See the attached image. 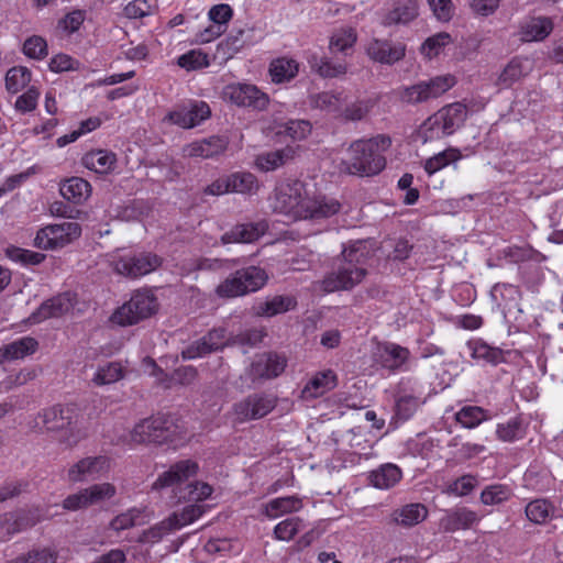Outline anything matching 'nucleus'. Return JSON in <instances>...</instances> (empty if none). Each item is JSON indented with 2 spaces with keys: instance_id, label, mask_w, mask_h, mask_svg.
Listing matches in <instances>:
<instances>
[{
  "instance_id": "nucleus-36",
  "label": "nucleus",
  "mask_w": 563,
  "mask_h": 563,
  "mask_svg": "<svg viewBox=\"0 0 563 563\" xmlns=\"http://www.w3.org/2000/svg\"><path fill=\"white\" fill-rule=\"evenodd\" d=\"M427 515L428 510L423 505L409 504L395 511V521L404 527H411L426 519Z\"/></svg>"
},
{
  "instance_id": "nucleus-57",
  "label": "nucleus",
  "mask_w": 563,
  "mask_h": 563,
  "mask_svg": "<svg viewBox=\"0 0 563 563\" xmlns=\"http://www.w3.org/2000/svg\"><path fill=\"white\" fill-rule=\"evenodd\" d=\"M371 109V101L358 100L346 106V108L340 112V115L345 121H361L369 113Z\"/></svg>"
},
{
  "instance_id": "nucleus-21",
  "label": "nucleus",
  "mask_w": 563,
  "mask_h": 563,
  "mask_svg": "<svg viewBox=\"0 0 563 563\" xmlns=\"http://www.w3.org/2000/svg\"><path fill=\"white\" fill-rule=\"evenodd\" d=\"M268 230L265 220L257 222L238 223L221 235L222 244L230 243H253L263 236Z\"/></svg>"
},
{
  "instance_id": "nucleus-30",
  "label": "nucleus",
  "mask_w": 563,
  "mask_h": 563,
  "mask_svg": "<svg viewBox=\"0 0 563 563\" xmlns=\"http://www.w3.org/2000/svg\"><path fill=\"white\" fill-rule=\"evenodd\" d=\"M59 191L66 200L78 205L88 199L91 194V186L84 178L71 177L60 185Z\"/></svg>"
},
{
  "instance_id": "nucleus-40",
  "label": "nucleus",
  "mask_w": 563,
  "mask_h": 563,
  "mask_svg": "<svg viewBox=\"0 0 563 563\" xmlns=\"http://www.w3.org/2000/svg\"><path fill=\"white\" fill-rule=\"evenodd\" d=\"M514 495L510 486L506 484H493L486 486L481 493V501L484 505H499L509 500Z\"/></svg>"
},
{
  "instance_id": "nucleus-43",
  "label": "nucleus",
  "mask_w": 563,
  "mask_h": 563,
  "mask_svg": "<svg viewBox=\"0 0 563 563\" xmlns=\"http://www.w3.org/2000/svg\"><path fill=\"white\" fill-rule=\"evenodd\" d=\"M461 157V152L457 148L451 147L427 159L424 163V169L429 175H433L450 163L459 161Z\"/></svg>"
},
{
  "instance_id": "nucleus-19",
  "label": "nucleus",
  "mask_w": 563,
  "mask_h": 563,
  "mask_svg": "<svg viewBox=\"0 0 563 563\" xmlns=\"http://www.w3.org/2000/svg\"><path fill=\"white\" fill-rule=\"evenodd\" d=\"M229 146V140L225 136L212 135L202 140H197L183 147V156L189 158H214L223 154Z\"/></svg>"
},
{
  "instance_id": "nucleus-6",
  "label": "nucleus",
  "mask_w": 563,
  "mask_h": 563,
  "mask_svg": "<svg viewBox=\"0 0 563 563\" xmlns=\"http://www.w3.org/2000/svg\"><path fill=\"white\" fill-rule=\"evenodd\" d=\"M268 282V274L260 266L250 265L236 269L223 279L216 288L220 298H236L256 292Z\"/></svg>"
},
{
  "instance_id": "nucleus-26",
  "label": "nucleus",
  "mask_w": 563,
  "mask_h": 563,
  "mask_svg": "<svg viewBox=\"0 0 563 563\" xmlns=\"http://www.w3.org/2000/svg\"><path fill=\"white\" fill-rule=\"evenodd\" d=\"M296 305L294 297L277 295L265 301H257L253 305L252 311L256 317L271 318L294 309Z\"/></svg>"
},
{
  "instance_id": "nucleus-54",
  "label": "nucleus",
  "mask_w": 563,
  "mask_h": 563,
  "mask_svg": "<svg viewBox=\"0 0 563 563\" xmlns=\"http://www.w3.org/2000/svg\"><path fill=\"white\" fill-rule=\"evenodd\" d=\"M177 64L187 70H194L209 66L208 55L200 51H190L178 57Z\"/></svg>"
},
{
  "instance_id": "nucleus-22",
  "label": "nucleus",
  "mask_w": 563,
  "mask_h": 563,
  "mask_svg": "<svg viewBox=\"0 0 563 563\" xmlns=\"http://www.w3.org/2000/svg\"><path fill=\"white\" fill-rule=\"evenodd\" d=\"M406 46L386 40H374L367 47L368 56L378 63L393 65L404 58Z\"/></svg>"
},
{
  "instance_id": "nucleus-44",
  "label": "nucleus",
  "mask_w": 563,
  "mask_h": 563,
  "mask_svg": "<svg viewBox=\"0 0 563 563\" xmlns=\"http://www.w3.org/2000/svg\"><path fill=\"white\" fill-rule=\"evenodd\" d=\"M123 377V367L119 362H109L99 366L92 382L98 385H109L120 380Z\"/></svg>"
},
{
  "instance_id": "nucleus-50",
  "label": "nucleus",
  "mask_w": 563,
  "mask_h": 563,
  "mask_svg": "<svg viewBox=\"0 0 563 563\" xmlns=\"http://www.w3.org/2000/svg\"><path fill=\"white\" fill-rule=\"evenodd\" d=\"M172 531H174L172 522L166 518L147 530H144L136 541L140 543H156Z\"/></svg>"
},
{
  "instance_id": "nucleus-49",
  "label": "nucleus",
  "mask_w": 563,
  "mask_h": 563,
  "mask_svg": "<svg viewBox=\"0 0 563 563\" xmlns=\"http://www.w3.org/2000/svg\"><path fill=\"white\" fill-rule=\"evenodd\" d=\"M336 385V376L332 371L318 373L306 386V390L312 389V395L318 396L325 390L334 388Z\"/></svg>"
},
{
  "instance_id": "nucleus-45",
  "label": "nucleus",
  "mask_w": 563,
  "mask_h": 563,
  "mask_svg": "<svg viewBox=\"0 0 563 563\" xmlns=\"http://www.w3.org/2000/svg\"><path fill=\"white\" fill-rule=\"evenodd\" d=\"M31 81V71L24 66L12 67L5 75V88L11 93H16Z\"/></svg>"
},
{
  "instance_id": "nucleus-60",
  "label": "nucleus",
  "mask_w": 563,
  "mask_h": 563,
  "mask_svg": "<svg viewBox=\"0 0 563 563\" xmlns=\"http://www.w3.org/2000/svg\"><path fill=\"white\" fill-rule=\"evenodd\" d=\"M356 41V34L352 29L342 30L335 33L330 41L331 52H345L351 48Z\"/></svg>"
},
{
  "instance_id": "nucleus-24",
  "label": "nucleus",
  "mask_w": 563,
  "mask_h": 563,
  "mask_svg": "<svg viewBox=\"0 0 563 563\" xmlns=\"http://www.w3.org/2000/svg\"><path fill=\"white\" fill-rule=\"evenodd\" d=\"M478 516L475 511L460 507L445 512L440 519V528L445 532H455L457 530L470 529L476 521Z\"/></svg>"
},
{
  "instance_id": "nucleus-14",
  "label": "nucleus",
  "mask_w": 563,
  "mask_h": 563,
  "mask_svg": "<svg viewBox=\"0 0 563 563\" xmlns=\"http://www.w3.org/2000/svg\"><path fill=\"white\" fill-rule=\"evenodd\" d=\"M276 406L273 395L258 393L249 395L234 404L233 411L240 422L261 419L268 415Z\"/></svg>"
},
{
  "instance_id": "nucleus-5",
  "label": "nucleus",
  "mask_w": 563,
  "mask_h": 563,
  "mask_svg": "<svg viewBox=\"0 0 563 563\" xmlns=\"http://www.w3.org/2000/svg\"><path fill=\"white\" fill-rule=\"evenodd\" d=\"M467 118V109L460 102L448 104L430 115L419 128L418 136L423 143L453 134Z\"/></svg>"
},
{
  "instance_id": "nucleus-41",
  "label": "nucleus",
  "mask_w": 563,
  "mask_h": 563,
  "mask_svg": "<svg viewBox=\"0 0 563 563\" xmlns=\"http://www.w3.org/2000/svg\"><path fill=\"white\" fill-rule=\"evenodd\" d=\"M205 512L201 505L190 504L183 508L179 512H173L167 519L172 522V528L178 530L195 520H197Z\"/></svg>"
},
{
  "instance_id": "nucleus-33",
  "label": "nucleus",
  "mask_w": 563,
  "mask_h": 563,
  "mask_svg": "<svg viewBox=\"0 0 563 563\" xmlns=\"http://www.w3.org/2000/svg\"><path fill=\"white\" fill-rule=\"evenodd\" d=\"M292 154L290 147L262 153L256 156L255 166L262 172H272L291 159Z\"/></svg>"
},
{
  "instance_id": "nucleus-1",
  "label": "nucleus",
  "mask_w": 563,
  "mask_h": 563,
  "mask_svg": "<svg viewBox=\"0 0 563 563\" xmlns=\"http://www.w3.org/2000/svg\"><path fill=\"white\" fill-rule=\"evenodd\" d=\"M339 201L324 196L306 197L301 181L284 184L276 189L275 210L294 219L320 220L339 212Z\"/></svg>"
},
{
  "instance_id": "nucleus-35",
  "label": "nucleus",
  "mask_w": 563,
  "mask_h": 563,
  "mask_svg": "<svg viewBox=\"0 0 563 563\" xmlns=\"http://www.w3.org/2000/svg\"><path fill=\"white\" fill-rule=\"evenodd\" d=\"M297 73L298 63L291 58H277L273 60L269 65V75L272 81L275 84L289 81L297 75Z\"/></svg>"
},
{
  "instance_id": "nucleus-42",
  "label": "nucleus",
  "mask_w": 563,
  "mask_h": 563,
  "mask_svg": "<svg viewBox=\"0 0 563 563\" xmlns=\"http://www.w3.org/2000/svg\"><path fill=\"white\" fill-rule=\"evenodd\" d=\"M455 417L457 422L468 429L475 428L490 418L487 410L477 406H465L456 412Z\"/></svg>"
},
{
  "instance_id": "nucleus-17",
  "label": "nucleus",
  "mask_w": 563,
  "mask_h": 563,
  "mask_svg": "<svg viewBox=\"0 0 563 563\" xmlns=\"http://www.w3.org/2000/svg\"><path fill=\"white\" fill-rule=\"evenodd\" d=\"M286 364V358L277 353H263L257 355L251 363L250 367L246 369V375L253 383L263 379H272L284 372Z\"/></svg>"
},
{
  "instance_id": "nucleus-29",
  "label": "nucleus",
  "mask_w": 563,
  "mask_h": 563,
  "mask_svg": "<svg viewBox=\"0 0 563 563\" xmlns=\"http://www.w3.org/2000/svg\"><path fill=\"white\" fill-rule=\"evenodd\" d=\"M418 16V2L416 0H402L394 4V8L385 15V25L406 24Z\"/></svg>"
},
{
  "instance_id": "nucleus-11",
  "label": "nucleus",
  "mask_w": 563,
  "mask_h": 563,
  "mask_svg": "<svg viewBox=\"0 0 563 563\" xmlns=\"http://www.w3.org/2000/svg\"><path fill=\"white\" fill-rule=\"evenodd\" d=\"M81 234V227L77 222H63L49 224L37 231L34 245L42 250L62 249Z\"/></svg>"
},
{
  "instance_id": "nucleus-25",
  "label": "nucleus",
  "mask_w": 563,
  "mask_h": 563,
  "mask_svg": "<svg viewBox=\"0 0 563 563\" xmlns=\"http://www.w3.org/2000/svg\"><path fill=\"white\" fill-rule=\"evenodd\" d=\"M253 41V29H233L217 46V54L222 59L232 58L244 45Z\"/></svg>"
},
{
  "instance_id": "nucleus-31",
  "label": "nucleus",
  "mask_w": 563,
  "mask_h": 563,
  "mask_svg": "<svg viewBox=\"0 0 563 563\" xmlns=\"http://www.w3.org/2000/svg\"><path fill=\"white\" fill-rule=\"evenodd\" d=\"M302 508V500L297 496H286L272 499L264 507V514L271 519L278 516L299 511Z\"/></svg>"
},
{
  "instance_id": "nucleus-48",
  "label": "nucleus",
  "mask_w": 563,
  "mask_h": 563,
  "mask_svg": "<svg viewBox=\"0 0 563 563\" xmlns=\"http://www.w3.org/2000/svg\"><path fill=\"white\" fill-rule=\"evenodd\" d=\"M57 552L51 548L36 549L22 554L8 563H56Z\"/></svg>"
},
{
  "instance_id": "nucleus-9",
  "label": "nucleus",
  "mask_w": 563,
  "mask_h": 563,
  "mask_svg": "<svg viewBox=\"0 0 563 563\" xmlns=\"http://www.w3.org/2000/svg\"><path fill=\"white\" fill-rule=\"evenodd\" d=\"M157 309L158 302L154 294L147 289H140L115 310L112 319L120 325H132L152 317Z\"/></svg>"
},
{
  "instance_id": "nucleus-3",
  "label": "nucleus",
  "mask_w": 563,
  "mask_h": 563,
  "mask_svg": "<svg viewBox=\"0 0 563 563\" xmlns=\"http://www.w3.org/2000/svg\"><path fill=\"white\" fill-rule=\"evenodd\" d=\"M198 465L194 461L184 460L175 463L162 473L153 483V489L173 487L176 503L200 501L212 494V487L206 483L189 482L197 474Z\"/></svg>"
},
{
  "instance_id": "nucleus-38",
  "label": "nucleus",
  "mask_w": 563,
  "mask_h": 563,
  "mask_svg": "<svg viewBox=\"0 0 563 563\" xmlns=\"http://www.w3.org/2000/svg\"><path fill=\"white\" fill-rule=\"evenodd\" d=\"M313 70H316L323 78H334L346 74L347 66L345 63L340 60H332L330 57L323 56L314 58L311 64Z\"/></svg>"
},
{
  "instance_id": "nucleus-23",
  "label": "nucleus",
  "mask_w": 563,
  "mask_h": 563,
  "mask_svg": "<svg viewBox=\"0 0 563 563\" xmlns=\"http://www.w3.org/2000/svg\"><path fill=\"white\" fill-rule=\"evenodd\" d=\"M73 306L71 295L64 292L44 301L40 308L32 313L31 319L36 323L48 318H57L68 312Z\"/></svg>"
},
{
  "instance_id": "nucleus-13",
  "label": "nucleus",
  "mask_w": 563,
  "mask_h": 563,
  "mask_svg": "<svg viewBox=\"0 0 563 563\" xmlns=\"http://www.w3.org/2000/svg\"><path fill=\"white\" fill-rule=\"evenodd\" d=\"M110 471V459L106 455L86 456L74 463L67 471L69 483L93 482Z\"/></svg>"
},
{
  "instance_id": "nucleus-64",
  "label": "nucleus",
  "mask_w": 563,
  "mask_h": 563,
  "mask_svg": "<svg viewBox=\"0 0 563 563\" xmlns=\"http://www.w3.org/2000/svg\"><path fill=\"white\" fill-rule=\"evenodd\" d=\"M284 132L294 140H302L311 132V124L306 120H289Z\"/></svg>"
},
{
  "instance_id": "nucleus-10",
  "label": "nucleus",
  "mask_w": 563,
  "mask_h": 563,
  "mask_svg": "<svg viewBox=\"0 0 563 563\" xmlns=\"http://www.w3.org/2000/svg\"><path fill=\"white\" fill-rule=\"evenodd\" d=\"M453 85L454 78L452 76H437L429 80L401 88L398 96L404 103L418 104L439 98L452 88Z\"/></svg>"
},
{
  "instance_id": "nucleus-34",
  "label": "nucleus",
  "mask_w": 563,
  "mask_h": 563,
  "mask_svg": "<svg viewBox=\"0 0 563 563\" xmlns=\"http://www.w3.org/2000/svg\"><path fill=\"white\" fill-rule=\"evenodd\" d=\"M115 162V155L103 150L90 152L82 157L84 166L99 174L110 172L114 167Z\"/></svg>"
},
{
  "instance_id": "nucleus-55",
  "label": "nucleus",
  "mask_w": 563,
  "mask_h": 563,
  "mask_svg": "<svg viewBox=\"0 0 563 563\" xmlns=\"http://www.w3.org/2000/svg\"><path fill=\"white\" fill-rule=\"evenodd\" d=\"M143 510L139 508H131L128 511L118 515L110 522V527L115 531L125 530L139 525V519L142 516Z\"/></svg>"
},
{
  "instance_id": "nucleus-15",
  "label": "nucleus",
  "mask_w": 563,
  "mask_h": 563,
  "mask_svg": "<svg viewBox=\"0 0 563 563\" xmlns=\"http://www.w3.org/2000/svg\"><path fill=\"white\" fill-rule=\"evenodd\" d=\"M223 95L236 106L250 107L260 111L266 109L269 102L266 93L250 84L228 85L223 90Z\"/></svg>"
},
{
  "instance_id": "nucleus-12",
  "label": "nucleus",
  "mask_w": 563,
  "mask_h": 563,
  "mask_svg": "<svg viewBox=\"0 0 563 563\" xmlns=\"http://www.w3.org/2000/svg\"><path fill=\"white\" fill-rule=\"evenodd\" d=\"M163 263L162 257L151 252H141L133 255L119 257L113 262L115 273L137 278L157 269Z\"/></svg>"
},
{
  "instance_id": "nucleus-56",
  "label": "nucleus",
  "mask_w": 563,
  "mask_h": 563,
  "mask_svg": "<svg viewBox=\"0 0 563 563\" xmlns=\"http://www.w3.org/2000/svg\"><path fill=\"white\" fill-rule=\"evenodd\" d=\"M7 256L12 261L30 265H37L42 263L46 257L43 253L33 252L30 250H24L15 246L7 249Z\"/></svg>"
},
{
  "instance_id": "nucleus-46",
  "label": "nucleus",
  "mask_w": 563,
  "mask_h": 563,
  "mask_svg": "<svg viewBox=\"0 0 563 563\" xmlns=\"http://www.w3.org/2000/svg\"><path fill=\"white\" fill-rule=\"evenodd\" d=\"M231 192L254 194L258 189V181L251 173H234L229 175Z\"/></svg>"
},
{
  "instance_id": "nucleus-53",
  "label": "nucleus",
  "mask_w": 563,
  "mask_h": 563,
  "mask_svg": "<svg viewBox=\"0 0 563 563\" xmlns=\"http://www.w3.org/2000/svg\"><path fill=\"white\" fill-rule=\"evenodd\" d=\"M302 520L299 517H291L280 521L274 529V536L278 540L289 541L299 531Z\"/></svg>"
},
{
  "instance_id": "nucleus-58",
  "label": "nucleus",
  "mask_w": 563,
  "mask_h": 563,
  "mask_svg": "<svg viewBox=\"0 0 563 563\" xmlns=\"http://www.w3.org/2000/svg\"><path fill=\"white\" fill-rule=\"evenodd\" d=\"M23 53L34 59H43L47 56V43L37 35L29 37L23 44Z\"/></svg>"
},
{
  "instance_id": "nucleus-51",
  "label": "nucleus",
  "mask_w": 563,
  "mask_h": 563,
  "mask_svg": "<svg viewBox=\"0 0 563 563\" xmlns=\"http://www.w3.org/2000/svg\"><path fill=\"white\" fill-rule=\"evenodd\" d=\"M89 505H98L111 499L117 494V488L110 483L93 484L86 488Z\"/></svg>"
},
{
  "instance_id": "nucleus-20",
  "label": "nucleus",
  "mask_w": 563,
  "mask_h": 563,
  "mask_svg": "<svg viewBox=\"0 0 563 563\" xmlns=\"http://www.w3.org/2000/svg\"><path fill=\"white\" fill-rule=\"evenodd\" d=\"M409 356L410 351L407 347L391 342L378 343L373 352V361L391 372L402 368Z\"/></svg>"
},
{
  "instance_id": "nucleus-4",
  "label": "nucleus",
  "mask_w": 563,
  "mask_h": 563,
  "mask_svg": "<svg viewBox=\"0 0 563 563\" xmlns=\"http://www.w3.org/2000/svg\"><path fill=\"white\" fill-rule=\"evenodd\" d=\"M35 427L58 433V441L68 448L77 445L86 433L78 427V415L68 406L45 409L35 419Z\"/></svg>"
},
{
  "instance_id": "nucleus-37",
  "label": "nucleus",
  "mask_w": 563,
  "mask_h": 563,
  "mask_svg": "<svg viewBox=\"0 0 563 563\" xmlns=\"http://www.w3.org/2000/svg\"><path fill=\"white\" fill-rule=\"evenodd\" d=\"M552 30L553 23L545 16L531 18L523 26V33L529 41H542Z\"/></svg>"
},
{
  "instance_id": "nucleus-18",
  "label": "nucleus",
  "mask_w": 563,
  "mask_h": 563,
  "mask_svg": "<svg viewBox=\"0 0 563 563\" xmlns=\"http://www.w3.org/2000/svg\"><path fill=\"white\" fill-rule=\"evenodd\" d=\"M210 108L205 101L180 106L170 111L165 120L183 129H191L210 117Z\"/></svg>"
},
{
  "instance_id": "nucleus-59",
  "label": "nucleus",
  "mask_w": 563,
  "mask_h": 563,
  "mask_svg": "<svg viewBox=\"0 0 563 563\" xmlns=\"http://www.w3.org/2000/svg\"><path fill=\"white\" fill-rule=\"evenodd\" d=\"M523 66L522 63L514 58L508 63V65L504 68L498 78V84L505 87L511 86L514 82L519 80L523 76Z\"/></svg>"
},
{
  "instance_id": "nucleus-63",
  "label": "nucleus",
  "mask_w": 563,
  "mask_h": 563,
  "mask_svg": "<svg viewBox=\"0 0 563 563\" xmlns=\"http://www.w3.org/2000/svg\"><path fill=\"white\" fill-rule=\"evenodd\" d=\"M40 91L35 87L29 88L24 93L18 97L15 101V109L22 113L35 110Z\"/></svg>"
},
{
  "instance_id": "nucleus-27",
  "label": "nucleus",
  "mask_w": 563,
  "mask_h": 563,
  "mask_svg": "<svg viewBox=\"0 0 563 563\" xmlns=\"http://www.w3.org/2000/svg\"><path fill=\"white\" fill-rule=\"evenodd\" d=\"M465 346L470 356L477 362L490 365H498L504 362L503 351L499 347L488 345L481 339L470 340Z\"/></svg>"
},
{
  "instance_id": "nucleus-28",
  "label": "nucleus",
  "mask_w": 563,
  "mask_h": 563,
  "mask_svg": "<svg viewBox=\"0 0 563 563\" xmlns=\"http://www.w3.org/2000/svg\"><path fill=\"white\" fill-rule=\"evenodd\" d=\"M401 470L391 463H386L369 472L371 484L379 489H388L401 479Z\"/></svg>"
},
{
  "instance_id": "nucleus-61",
  "label": "nucleus",
  "mask_w": 563,
  "mask_h": 563,
  "mask_svg": "<svg viewBox=\"0 0 563 563\" xmlns=\"http://www.w3.org/2000/svg\"><path fill=\"white\" fill-rule=\"evenodd\" d=\"M1 534L11 536L25 529V519L15 514H5L0 517Z\"/></svg>"
},
{
  "instance_id": "nucleus-32",
  "label": "nucleus",
  "mask_w": 563,
  "mask_h": 563,
  "mask_svg": "<svg viewBox=\"0 0 563 563\" xmlns=\"http://www.w3.org/2000/svg\"><path fill=\"white\" fill-rule=\"evenodd\" d=\"M38 342L32 336H23L5 344L0 353L7 360H19L35 353Z\"/></svg>"
},
{
  "instance_id": "nucleus-7",
  "label": "nucleus",
  "mask_w": 563,
  "mask_h": 563,
  "mask_svg": "<svg viewBox=\"0 0 563 563\" xmlns=\"http://www.w3.org/2000/svg\"><path fill=\"white\" fill-rule=\"evenodd\" d=\"M357 250L345 249L331 273L323 279V288L328 292L349 290L360 284L366 275V269L358 265Z\"/></svg>"
},
{
  "instance_id": "nucleus-39",
  "label": "nucleus",
  "mask_w": 563,
  "mask_h": 563,
  "mask_svg": "<svg viewBox=\"0 0 563 563\" xmlns=\"http://www.w3.org/2000/svg\"><path fill=\"white\" fill-rule=\"evenodd\" d=\"M310 104L329 113L341 112L342 97L339 92L323 91L310 97Z\"/></svg>"
},
{
  "instance_id": "nucleus-16",
  "label": "nucleus",
  "mask_w": 563,
  "mask_h": 563,
  "mask_svg": "<svg viewBox=\"0 0 563 563\" xmlns=\"http://www.w3.org/2000/svg\"><path fill=\"white\" fill-rule=\"evenodd\" d=\"M422 404H424V399L417 382L402 379L398 385V397L395 407L396 417L406 421L413 416Z\"/></svg>"
},
{
  "instance_id": "nucleus-62",
  "label": "nucleus",
  "mask_w": 563,
  "mask_h": 563,
  "mask_svg": "<svg viewBox=\"0 0 563 563\" xmlns=\"http://www.w3.org/2000/svg\"><path fill=\"white\" fill-rule=\"evenodd\" d=\"M496 432L498 438L503 441H515L521 437V422L517 418L510 419L506 423L498 424Z\"/></svg>"
},
{
  "instance_id": "nucleus-8",
  "label": "nucleus",
  "mask_w": 563,
  "mask_h": 563,
  "mask_svg": "<svg viewBox=\"0 0 563 563\" xmlns=\"http://www.w3.org/2000/svg\"><path fill=\"white\" fill-rule=\"evenodd\" d=\"M177 426L170 417L158 415L142 420L130 431V441L134 444L173 442Z\"/></svg>"
},
{
  "instance_id": "nucleus-52",
  "label": "nucleus",
  "mask_w": 563,
  "mask_h": 563,
  "mask_svg": "<svg viewBox=\"0 0 563 563\" xmlns=\"http://www.w3.org/2000/svg\"><path fill=\"white\" fill-rule=\"evenodd\" d=\"M452 41L451 35L446 32L437 33L430 37H428L422 46L421 52L428 58L435 57L440 54L442 48L448 45Z\"/></svg>"
},
{
  "instance_id": "nucleus-47",
  "label": "nucleus",
  "mask_w": 563,
  "mask_h": 563,
  "mask_svg": "<svg viewBox=\"0 0 563 563\" xmlns=\"http://www.w3.org/2000/svg\"><path fill=\"white\" fill-rule=\"evenodd\" d=\"M553 511L554 508L545 499H536L526 506V516L534 523L547 522Z\"/></svg>"
},
{
  "instance_id": "nucleus-2",
  "label": "nucleus",
  "mask_w": 563,
  "mask_h": 563,
  "mask_svg": "<svg viewBox=\"0 0 563 563\" xmlns=\"http://www.w3.org/2000/svg\"><path fill=\"white\" fill-rule=\"evenodd\" d=\"M390 144V137L383 134L352 142L346 150L347 157L340 163V170L360 177L378 175L386 166L383 152Z\"/></svg>"
}]
</instances>
